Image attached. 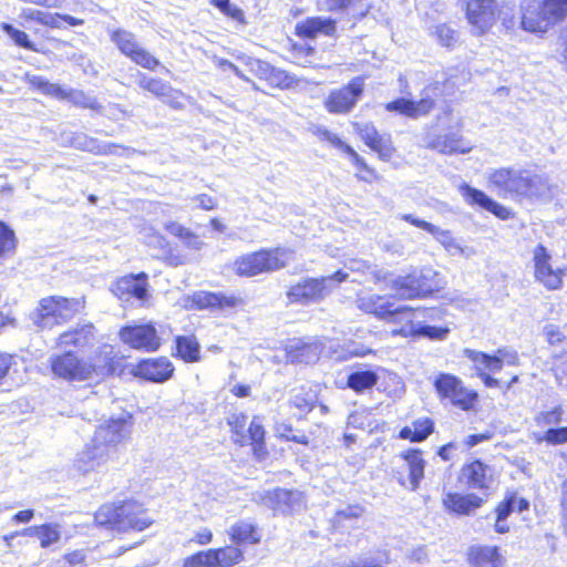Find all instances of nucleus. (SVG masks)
<instances>
[{"instance_id":"22","label":"nucleus","mask_w":567,"mask_h":567,"mask_svg":"<svg viewBox=\"0 0 567 567\" xmlns=\"http://www.w3.org/2000/svg\"><path fill=\"white\" fill-rule=\"evenodd\" d=\"M355 132L362 141L383 161H389L393 156L394 147L389 134H380L371 123H355Z\"/></svg>"},{"instance_id":"43","label":"nucleus","mask_w":567,"mask_h":567,"mask_svg":"<svg viewBox=\"0 0 567 567\" xmlns=\"http://www.w3.org/2000/svg\"><path fill=\"white\" fill-rule=\"evenodd\" d=\"M371 352L372 350L369 347L355 341H349L333 350V357L336 360L347 361L355 357H364Z\"/></svg>"},{"instance_id":"39","label":"nucleus","mask_w":567,"mask_h":567,"mask_svg":"<svg viewBox=\"0 0 567 567\" xmlns=\"http://www.w3.org/2000/svg\"><path fill=\"white\" fill-rule=\"evenodd\" d=\"M214 567H233L244 560V551L237 546L210 549Z\"/></svg>"},{"instance_id":"50","label":"nucleus","mask_w":567,"mask_h":567,"mask_svg":"<svg viewBox=\"0 0 567 567\" xmlns=\"http://www.w3.org/2000/svg\"><path fill=\"white\" fill-rule=\"evenodd\" d=\"M534 440L538 443L546 441L550 444H564L567 442V426L558 429H548L544 433H534Z\"/></svg>"},{"instance_id":"45","label":"nucleus","mask_w":567,"mask_h":567,"mask_svg":"<svg viewBox=\"0 0 567 567\" xmlns=\"http://www.w3.org/2000/svg\"><path fill=\"white\" fill-rule=\"evenodd\" d=\"M178 355L187 362L199 360V344L193 337H178L176 340Z\"/></svg>"},{"instance_id":"16","label":"nucleus","mask_w":567,"mask_h":567,"mask_svg":"<svg viewBox=\"0 0 567 567\" xmlns=\"http://www.w3.org/2000/svg\"><path fill=\"white\" fill-rule=\"evenodd\" d=\"M136 83L141 89L152 93L172 109L182 110L184 107L182 102L184 93L174 89L169 83L162 79L151 78L145 73L138 72L136 75Z\"/></svg>"},{"instance_id":"14","label":"nucleus","mask_w":567,"mask_h":567,"mask_svg":"<svg viewBox=\"0 0 567 567\" xmlns=\"http://www.w3.org/2000/svg\"><path fill=\"white\" fill-rule=\"evenodd\" d=\"M111 39L124 55L142 68L153 71L159 65V61L138 44L132 32L118 29Z\"/></svg>"},{"instance_id":"46","label":"nucleus","mask_w":567,"mask_h":567,"mask_svg":"<svg viewBox=\"0 0 567 567\" xmlns=\"http://www.w3.org/2000/svg\"><path fill=\"white\" fill-rule=\"evenodd\" d=\"M61 538V528L58 524H43L39 526L38 539L42 548H47Z\"/></svg>"},{"instance_id":"64","label":"nucleus","mask_w":567,"mask_h":567,"mask_svg":"<svg viewBox=\"0 0 567 567\" xmlns=\"http://www.w3.org/2000/svg\"><path fill=\"white\" fill-rule=\"evenodd\" d=\"M516 496H511L501 503L496 509L497 518L506 519L516 509Z\"/></svg>"},{"instance_id":"38","label":"nucleus","mask_w":567,"mask_h":567,"mask_svg":"<svg viewBox=\"0 0 567 567\" xmlns=\"http://www.w3.org/2000/svg\"><path fill=\"white\" fill-rule=\"evenodd\" d=\"M320 6L321 10H344L351 12L354 17H363L370 9L365 0H323Z\"/></svg>"},{"instance_id":"1","label":"nucleus","mask_w":567,"mask_h":567,"mask_svg":"<svg viewBox=\"0 0 567 567\" xmlns=\"http://www.w3.org/2000/svg\"><path fill=\"white\" fill-rule=\"evenodd\" d=\"M49 362L53 377L68 382L99 383L121 368V358L110 344L99 347L87 358H81L74 351L66 350L52 354Z\"/></svg>"},{"instance_id":"5","label":"nucleus","mask_w":567,"mask_h":567,"mask_svg":"<svg viewBox=\"0 0 567 567\" xmlns=\"http://www.w3.org/2000/svg\"><path fill=\"white\" fill-rule=\"evenodd\" d=\"M292 258L293 251L289 248L261 249L240 256L236 259L234 269L239 276L254 277L282 269Z\"/></svg>"},{"instance_id":"49","label":"nucleus","mask_w":567,"mask_h":567,"mask_svg":"<svg viewBox=\"0 0 567 567\" xmlns=\"http://www.w3.org/2000/svg\"><path fill=\"white\" fill-rule=\"evenodd\" d=\"M563 413L561 406H556L550 411L539 412L535 416V423L537 426L551 429L550 426L561 422Z\"/></svg>"},{"instance_id":"18","label":"nucleus","mask_w":567,"mask_h":567,"mask_svg":"<svg viewBox=\"0 0 567 567\" xmlns=\"http://www.w3.org/2000/svg\"><path fill=\"white\" fill-rule=\"evenodd\" d=\"M400 218L417 228L430 233L446 249V251L453 256L463 255L468 257L472 254V249L468 247H462V245L453 237L451 230L449 229H442L411 214H403Z\"/></svg>"},{"instance_id":"54","label":"nucleus","mask_w":567,"mask_h":567,"mask_svg":"<svg viewBox=\"0 0 567 567\" xmlns=\"http://www.w3.org/2000/svg\"><path fill=\"white\" fill-rule=\"evenodd\" d=\"M0 27L17 45L23 49L34 50L33 43L29 40V37L24 31L18 30L7 22H2Z\"/></svg>"},{"instance_id":"24","label":"nucleus","mask_w":567,"mask_h":567,"mask_svg":"<svg viewBox=\"0 0 567 567\" xmlns=\"http://www.w3.org/2000/svg\"><path fill=\"white\" fill-rule=\"evenodd\" d=\"M147 286V275L141 272L136 276L122 277L114 284L112 291L120 299L128 300L135 297L138 300H145L148 296Z\"/></svg>"},{"instance_id":"11","label":"nucleus","mask_w":567,"mask_h":567,"mask_svg":"<svg viewBox=\"0 0 567 567\" xmlns=\"http://www.w3.org/2000/svg\"><path fill=\"white\" fill-rule=\"evenodd\" d=\"M465 13L471 33L481 37L486 34L497 22L501 7L497 0H470L466 3Z\"/></svg>"},{"instance_id":"55","label":"nucleus","mask_w":567,"mask_h":567,"mask_svg":"<svg viewBox=\"0 0 567 567\" xmlns=\"http://www.w3.org/2000/svg\"><path fill=\"white\" fill-rule=\"evenodd\" d=\"M183 567H214L210 549L198 551L183 559Z\"/></svg>"},{"instance_id":"19","label":"nucleus","mask_w":567,"mask_h":567,"mask_svg":"<svg viewBox=\"0 0 567 567\" xmlns=\"http://www.w3.org/2000/svg\"><path fill=\"white\" fill-rule=\"evenodd\" d=\"M363 80L357 78L340 90L332 91L324 102L330 113H348L357 103L363 92Z\"/></svg>"},{"instance_id":"62","label":"nucleus","mask_w":567,"mask_h":567,"mask_svg":"<svg viewBox=\"0 0 567 567\" xmlns=\"http://www.w3.org/2000/svg\"><path fill=\"white\" fill-rule=\"evenodd\" d=\"M165 229L173 236L178 237L183 240V243L187 239V237L190 236L193 233L190 229L184 227L179 223L176 221H169L165 224Z\"/></svg>"},{"instance_id":"48","label":"nucleus","mask_w":567,"mask_h":567,"mask_svg":"<svg viewBox=\"0 0 567 567\" xmlns=\"http://www.w3.org/2000/svg\"><path fill=\"white\" fill-rule=\"evenodd\" d=\"M554 24L567 18V0H540Z\"/></svg>"},{"instance_id":"52","label":"nucleus","mask_w":567,"mask_h":567,"mask_svg":"<svg viewBox=\"0 0 567 567\" xmlns=\"http://www.w3.org/2000/svg\"><path fill=\"white\" fill-rule=\"evenodd\" d=\"M464 354L468 360L473 362L474 369L476 370L478 377H481L483 373H488V364L491 359L489 354L472 349H465Z\"/></svg>"},{"instance_id":"3","label":"nucleus","mask_w":567,"mask_h":567,"mask_svg":"<svg viewBox=\"0 0 567 567\" xmlns=\"http://www.w3.org/2000/svg\"><path fill=\"white\" fill-rule=\"evenodd\" d=\"M489 186L503 198L540 199L553 196V186L545 175L527 169L502 167L488 175Z\"/></svg>"},{"instance_id":"44","label":"nucleus","mask_w":567,"mask_h":567,"mask_svg":"<svg viewBox=\"0 0 567 567\" xmlns=\"http://www.w3.org/2000/svg\"><path fill=\"white\" fill-rule=\"evenodd\" d=\"M21 17L25 20L37 21L40 24L50 28H61V17L60 13H50L37 9H23L21 11Z\"/></svg>"},{"instance_id":"23","label":"nucleus","mask_w":567,"mask_h":567,"mask_svg":"<svg viewBox=\"0 0 567 567\" xmlns=\"http://www.w3.org/2000/svg\"><path fill=\"white\" fill-rule=\"evenodd\" d=\"M133 373L147 381L163 383L172 378L174 365L165 357L146 359L134 368Z\"/></svg>"},{"instance_id":"61","label":"nucleus","mask_w":567,"mask_h":567,"mask_svg":"<svg viewBox=\"0 0 567 567\" xmlns=\"http://www.w3.org/2000/svg\"><path fill=\"white\" fill-rule=\"evenodd\" d=\"M165 229L173 236L178 237L183 240V243L187 239V237L190 236L193 233L190 229L184 227L179 223L176 221H169L165 224Z\"/></svg>"},{"instance_id":"9","label":"nucleus","mask_w":567,"mask_h":567,"mask_svg":"<svg viewBox=\"0 0 567 567\" xmlns=\"http://www.w3.org/2000/svg\"><path fill=\"white\" fill-rule=\"evenodd\" d=\"M227 423L233 433V441L239 445L251 444L254 452L261 457L266 451L264 447L265 430L258 416L248 422L244 413H233L227 417Z\"/></svg>"},{"instance_id":"63","label":"nucleus","mask_w":567,"mask_h":567,"mask_svg":"<svg viewBox=\"0 0 567 567\" xmlns=\"http://www.w3.org/2000/svg\"><path fill=\"white\" fill-rule=\"evenodd\" d=\"M165 229L173 236L178 237L183 240V243L187 239V237L190 236L193 233L190 229L184 227L179 223L176 221H169L165 224Z\"/></svg>"},{"instance_id":"29","label":"nucleus","mask_w":567,"mask_h":567,"mask_svg":"<svg viewBox=\"0 0 567 567\" xmlns=\"http://www.w3.org/2000/svg\"><path fill=\"white\" fill-rule=\"evenodd\" d=\"M287 358L292 363H312L321 354V347L317 342H305L302 340H292L286 348Z\"/></svg>"},{"instance_id":"60","label":"nucleus","mask_w":567,"mask_h":567,"mask_svg":"<svg viewBox=\"0 0 567 567\" xmlns=\"http://www.w3.org/2000/svg\"><path fill=\"white\" fill-rule=\"evenodd\" d=\"M14 248V234L0 221V256Z\"/></svg>"},{"instance_id":"13","label":"nucleus","mask_w":567,"mask_h":567,"mask_svg":"<svg viewBox=\"0 0 567 567\" xmlns=\"http://www.w3.org/2000/svg\"><path fill=\"white\" fill-rule=\"evenodd\" d=\"M256 501L275 513L288 514L305 505L303 494L297 489L275 488L256 495Z\"/></svg>"},{"instance_id":"31","label":"nucleus","mask_w":567,"mask_h":567,"mask_svg":"<svg viewBox=\"0 0 567 567\" xmlns=\"http://www.w3.org/2000/svg\"><path fill=\"white\" fill-rule=\"evenodd\" d=\"M433 106L434 101L432 99H422L419 102H413L411 100L401 97L389 102L385 105V110L416 118L419 116L426 115L433 109Z\"/></svg>"},{"instance_id":"35","label":"nucleus","mask_w":567,"mask_h":567,"mask_svg":"<svg viewBox=\"0 0 567 567\" xmlns=\"http://www.w3.org/2000/svg\"><path fill=\"white\" fill-rule=\"evenodd\" d=\"M71 145L80 151L90 152L95 155H109L114 153L117 145L112 143H102L99 140L87 136L84 133H75L70 140Z\"/></svg>"},{"instance_id":"51","label":"nucleus","mask_w":567,"mask_h":567,"mask_svg":"<svg viewBox=\"0 0 567 567\" xmlns=\"http://www.w3.org/2000/svg\"><path fill=\"white\" fill-rule=\"evenodd\" d=\"M66 100L72 102L75 105H79V106H82L85 109H91L94 111L100 110V104L97 103L96 99L85 94L83 91H80V90L70 89Z\"/></svg>"},{"instance_id":"56","label":"nucleus","mask_w":567,"mask_h":567,"mask_svg":"<svg viewBox=\"0 0 567 567\" xmlns=\"http://www.w3.org/2000/svg\"><path fill=\"white\" fill-rule=\"evenodd\" d=\"M37 84V86L45 94L61 99L66 100L68 93L70 89H65L59 84L50 83L48 81H44L41 78H37L33 82Z\"/></svg>"},{"instance_id":"28","label":"nucleus","mask_w":567,"mask_h":567,"mask_svg":"<svg viewBox=\"0 0 567 567\" xmlns=\"http://www.w3.org/2000/svg\"><path fill=\"white\" fill-rule=\"evenodd\" d=\"M402 457L409 472V483L406 484L402 478H399V482L402 486L415 491L424 477L425 461L419 450H408L402 453Z\"/></svg>"},{"instance_id":"8","label":"nucleus","mask_w":567,"mask_h":567,"mask_svg":"<svg viewBox=\"0 0 567 567\" xmlns=\"http://www.w3.org/2000/svg\"><path fill=\"white\" fill-rule=\"evenodd\" d=\"M437 274L432 269H421L408 276H400L390 282L393 297L398 299L423 298L439 288Z\"/></svg>"},{"instance_id":"58","label":"nucleus","mask_w":567,"mask_h":567,"mask_svg":"<svg viewBox=\"0 0 567 567\" xmlns=\"http://www.w3.org/2000/svg\"><path fill=\"white\" fill-rule=\"evenodd\" d=\"M311 134L317 136L320 141L327 142L331 146L336 147L340 145V137L333 132L329 131L327 127L322 125H312L310 128Z\"/></svg>"},{"instance_id":"41","label":"nucleus","mask_w":567,"mask_h":567,"mask_svg":"<svg viewBox=\"0 0 567 567\" xmlns=\"http://www.w3.org/2000/svg\"><path fill=\"white\" fill-rule=\"evenodd\" d=\"M433 432V423L429 419L417 420L412 426L400 431V437L412 442H422Z\"/></svg>"},{"instance_id":"7","label":"nucleus","mask_w":567,"mask_h":567,"mask_svg":"<svg viewBox=\"0 0 567 567\" xmlns=\"http://www.w3.org/2000/svg\"><path fill=\"white\" fill-rule=\"evenodd\" d=\"M80 308V299L47 297L39 302V307L31 313V319L41 329H52L72 319Z\"/></svg>"},{"instance_id":"4","label":"nucleus","mask_w":567,"mask_h":567,"mask_svg":"<svg viewBox=\"0 0 567 567\" xmlns=\"http://www.w3.org/2000/svg\"><path fill=\"white\" fill-rule=\"evenodd\" d=\"M94 520L100 526H107L120 533L142 532L153 524L143 505L132 499L101 506Z\"/></svg>"},{"instance_id":"20","label":"nucleus","mask_w":567,"mask_h":567,"mask_svg":"<svg viewBox=\"0 0 567 567\" xmlns=\"http://www.w3.org/2000/svg\"><path fill=\"white\" fill-rule=\"evenodd\" d=\"M358 308L367 313H373L379 318L398 323L403 320L406 308H395L384 296L374 293H361L357 299Z\"/></svg>"},{"instance_id":"42","label":"nucleus","mask_w":567,"mask_h":567,"mask_svg":"<svg viewBox=\"0 0 567 567\" xmlns=\"http://www.w3.org/2000/svg\"><path fill=\"white\" fill-rule=\"evenodd\" d=\"M317 401V396L312 390L300 386L293 389L289 399L292 406L298 409L301 413L310 412Z\"/></svg>"},{"instance_id":"6","label":"nucleus","mask_w":567,"mask_h":567,"mask_svg":"<svg viewBox=\"0 0 567 567\" xmlns=\"http://www.w3.org/2000/svg\"><path fill=\"white\" fill-rule=\"evenodd\" d=\"M349 278L344 270H338L331 276L307 278L293 285L287 292L290 303L309 305L326 298L341 282Z\"/></svg>"},{"instance_id":"30","label":"nucleus","mask_w":567,"mask_h":567,"mask_svg":"<svg viewBox=\"0 0 567 567\" xmlns=\"http://www.w3.org/2000/svg\"><path fill=\"white\" fill-rule=\"evenodd\" d=\"M462 475L471 488L487 489L493 481V470L481 461L465 465Z\"/></svg>"},{"instance_id":"34","label":"nucleus","mask_w":567,"mask_h":567,"mask_svg":"<svg viewBox=\"0 0 567 567\" xmlns=\"http://www.w3.org/2000/svg\"><path fill=\"white\" fill-rule=\"evenodd\" d=\"M467 557L472 567H503V558L495 546H472Z\"/></svg>"},{"instance_id":"27","label":"nucleus","mask_w":567,"mask_h":567,"mask_svg":"<svg viewBox=\"0 0 567 567\" xmlns=\"http://www.w3.org/2000/svg\"><path fill=\"white\" fill-rule=\"evenodd\" d=\"M424 145L427 148L435 150L442 154L462 153L466 154L472 151V146L463 145L462 136L457 133L431 136L426 135Z\"/></svg>"},{"instance_id":"26","label":"nucleus","mask_w":567,"mask_h":567,"mask_svg":"<svg viewBox=\"0 0 567 567\" xmlns=\"http://www.w3.org/2000/svg\"><path fill=\"white\" fill-rule=\"evenodd\" d=\"M462 194L465 200L470 205H477L501 219H507L511 215V212L505 206L498 204L491 197H488L484 192L473 188L470 185H463L461 187Z\"/></svg>"},{"instance_id":"37","label":"nucleus","mask_w":567,"mask_h":567,"mask_svg":"<svg viewBox=\"0 0 567 567\" xmlns=\"http://www.w3.org/2000/svg\"><path fill=\"white\" fill-rule=\"evenodd\" d=\"M379 381V375L374 370H363L359 367L351 372L347 379V385L357 393L372 389Z\"/></svg>"},{"instance_id":"15","label":"nucleus","mask_w":567,"mask_h":567,"mask_svg":"<svg viewBox=\"0 0 567 567\" xmlns=\"http://www.w3.org/2000/svg\"><path fill=\"white\" fill-rule=\"evenodd\" d=\"M161 333L152 323H145L124 327L120 331V337L124 343L130 344L134 349L152 352L161 347Z\"/></svg>"},{"instance_id":"40","label":"nucleus","mask_w":567,"mask_h":567,"mask_svg":"<svg viewBox=\"0 0 567 567\" xmlns=\"http://www.w3.org/2000/svg\"><path fill=\"white\" fill-rule=\"evenodd\" d=\"M194 302L200 308L218 307V308H233L239 302V299L234 296H225L215 292H198L194 295Z\"/></svg>"},{"instance_id":"36","label":"nucleus","mask_w":567,"mask_h":567,"mask_svg":"<svg viewBox=\"0 0 567 567\" xmlns=\"http://www.w3.org/2000/svg\"><path fill=\"white\" fill-rule=\"evenodd\" d=\"M228 535L237 547L247 544H257L260 542V534L255 525L249 522L240 520L228 529Z\"/></svg>"},{"instance_id":"10","label":"nucleus","mask_w":567,"mask_h":567,"mask_svg":"<svg viewBox=\"0 0 567 567\" xmlns=\"http://www.w3.org/2000/svg\"><path fill=\"white\" fill-rule=\"evenodd\" d=\"M434 388L442 401L446 400L464 411L472 410L478 398L460 378L450 373H440L434 381Z\"/></svg>"},{"instance_id":"17","label":"nucleus","mask_w":567,"mask_h":567,"mask_svg":"<svg viewBox=\"0 0 567 567\" xmlns=\"http://www.w3.org/2000/svg\"><path fill=\"white\" fill-rule=\"evenodd\" d=\"M416 310L406 308L404 311L403 320L404 324L399 329H393V336L413 337V338H426L430 340H445L450 333V329L446 327H435L430 324H422L419 321H414Z\"/></svg>"},{"instance_id":"33","label":"nucleus","mask_w":567,"mask_h":567,"mask_svg":"<svg viewBox=\"0 0 567 567\" xmlns=\"http://www.w3.org/2000/svg\"><path fill=\"white\" fill-rule=\"evenodd\" d=\"M336 20L330 18L313 17L297 24L298 34L306 38H316L318 34L333 37L337 31Z\"/></svg>"},{"instance_id":"12","label":"nucleus","mask_w":567,"mask_h":567,"mask_svg":"<svg viewBox=\"0 0 567 567\" xmlns=\"http://www.w3.org/2000/svg\"><path fill=\"white\" fill-rule=\"evenodd\" d=\"M551 255L548 249L539 244L533 250L534 276L536 281L542 284L548 290H558L563 287V278L566 270L561 268L554 269Z\"/></svg>"},{"instance_id":"57","label":"nucleus","mask_w":567,"mask_h":567,"mask_svg":"<svg viewBox=\"0 0 567 567\" xmlns=\"http://www.w3.org/2000/svg\"><path fill=\"white\" fill-rule=\"evenodd\" d=\"M434 33L440 43L444 47H453L457 41L456 32L446 24L436 25Z\"/></svg>"},{"instance_id":"2","label":"nucleus","mask_w":567,"mask_h":567,"mask_svg":"<svg viewBox=\"0 0 567 567\" xmlns=\"http://www.w3.org/2000/svg\"><path fill=\"white\" fill-rule=\"evenodd\" d=\"M132 423L125 417L110 419L100 424L91 441L74 460V467L82 474L102 470L131 436Z\"/></svg>"},{"instance_id":"53","label":"nucleus","mask_w":567,"mask_h":567,"mask_svg":"<svg viewBox=\"0 0 567 567\" xmlns=\"http://www.w3.org/2000/svg\"><path fill=\"white\" fill-rule=\"evenodd\" d=\"M362 508L358 505H349L342 509H339L333 518V524L336 528L346 527L347 520L357 519L362 515Z\"/></svg>"},{"instance_id":"32","label":"nucleus","mask_w":567,"mask_h":567,"mask_svg":"<svg viewBox=\"0 0 567 567\" xmlns=\"http://www.w3.org/2000/svg\"><path fill=\"white\" fill-rule=\"evenodd\" d=\"M484 503V498L475 494H460L449 493L443 498V504L446 509L454 512L458 515H470L475 509L480 508Z\"/></svg>"},{"instance_id":"59","label":"nucleus","mask_w":567,"mask_h":567,"mask_svg":"<svg viewBox=\"0 0 567 567\" xmlns=\"http://www.w3.org/2000/svg\"><path fill=\"white\" fill-rule=\"evenodd\" d=\"M543 336L546 339V341L551 344H560L565 339V333L560 330V328L557 324L548 323L544 326L543 328Z\"/></svg>"},{"instance_id":"47","label":"nucleus","mask_w":567,"mask_h":567,"mask_svg":"<svg viewBox=\"0 0 567 567\" xmlns=\"http://www.w3.org/2000/svg\"><path fill=\"white\" fill-rule=\"evenodd\" d=\"M248 65L250 69L260 78V79H269L271 81H281L282 72L274 69L269 63L249 59Z\"/></svg>"},{"instance_id":"21","label":"nucleus","mask_w":567,"mask_h":567,"mask_svg":"<svg viewBox=\"0 0 567 567\" xmlns=\"http://www.w3.org/2000/svg\"><path fill=\"white\" fill-rule=\"evenodd\" d=\"M520 25L527 32L545 33L555 24L542 1L532 0L522 4Z\"/></svg>"},{"instance_id":"25","label":"nucleus","mask_w":567,"mask_h":567,"mask_svg":"<svg viewBox=\"0 0 567 567\" xmlns=\"http://www.w3.org/2000/svg\"><path fill=\"white\" fill-rule=\"evenodd\" d=\"M95 341V328L92 323L78 324L56 338V347L61 349H83Z\"/></svg>"}]
</instances>
